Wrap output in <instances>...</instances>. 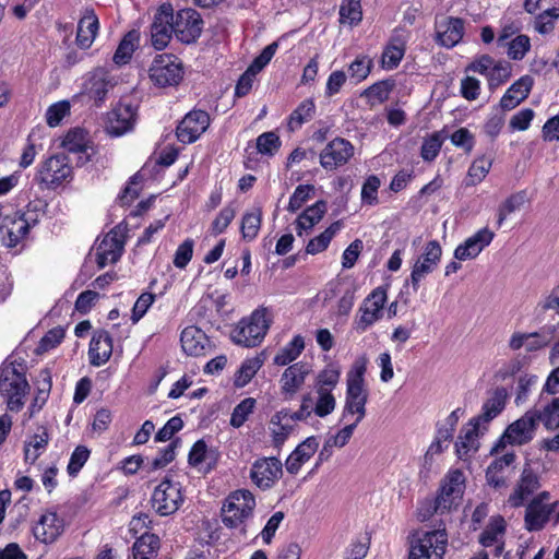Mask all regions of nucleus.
Returning <instances> with one entry per match:
<instances>
[{"label":"nucleus","mask_w":559,"mask_h":559,"mask_svg":"<svg viewBox=\"0 0 559 559\" xmlns=\"http://www.w3.org/2000/svg\"><path fill=\"white\" fill-rule=\"evenodd\" d=\"M464 483L465 477L462 471H450L441 483L438 496L419 509V519L426 521L435 513L443 514L457 508L464 493Z\"/></svg>","instance_id":"1"},{"label":"nucleus","mask_w":559,"mask_h":559,"mask_svg":"<svg viewBox=\"0 0 559 559\" xmlns=\"http://www.w3.org/2000/svg\"><path fill=\"white\" fill-rule=\"evenodd\" d=\"M271 322L267 308L260 307L238 322L230 332V338L237 345L255 347L264 340Z\"/></svg>","instance_id":"2"},{"label":"nucleus","mask_w":559,"mask_h":559,"mask_svg":"<svg viewBox=\"0 0 559 559\" xmlns=\"http://www.w3.org/2000/svg\"><path fill=\"white\" fill-rule=\"evenodd\" d=\"M366 371V359L360 362L356 361L354 371L347 374V390L345 397V406L343 411V419L348 415L357 414L355 421L359 424L366 416V404L368 401V392L365 389L364 373Z\"/></svg>","instance_id":"3"},{"label":"nucleus","mask_w":559,"mask_h":559,"mask_svg":"<svg viewBox=\"0 0 559 559\" xmlns=\"http://www.w3.org/2000/svg\"><path fill=\"white\" fill-rule=\"evenodd\" d=\"M447 547L448 534L443 524L414 537L408 559H443Z\"/></svg>","instance_id":"4"},{"label":"nucleus","mask_w":559,"mask_h":559,"mask_svg":"<svg viewBox=\"0 0 559 559\" xmlns=\"http://www.w3.org/2000/svg\"><path fill=\"white\" fill-rule=\"evenodd\" d=\"M29 390L28 382L23 372L14 366H5L0 370V395L5 399L11 412H19L24 405V396Z\"/></svg>","instance_id":"5"},{"label":"nucleus","mask_w":559,"mask_h":559,"mask_svg":"<svg viewBox=\"0 0 559 559\" xmlns=\"http://www.w3.org/2000/svg\"><path fill=\"white\" fill-rule=\"evenodd\" d=\"M255 508L254 496L246 489L231 492L222 508V521L230 528L239 526L251 516Z\"/></svg>","instance_id":"6"},{"label":"nucleus","mask_w":559,"mask_h":559,"mask_svg":"<svg viewBox=\"0 0 559 559\" xmlns=\"http://www.w3.org/2000/svg\"><path fill=\"white\" fill-rule=\"evenodd\" d=\"M150 80L157 87L177 86L183 79V68L174 55H157L148 70Z\"/></svg>","instance_id":"7"},{"label":"nucleus","mask_w":559,"mask_h":559,"mask_svg":"<svg viewBox=\"0 0 559 559\" xmlns=\"http://www.w3.org/2000/svg\"><path fill=\"white\" fill-rule=\"evenodd\" d=\"M182 487L180 483L163 479L154 489L151 504L153 510L160 516H168L179 510L183 503Z\"/></svg>","instance_id":"8"},{"label":"nucleus","mask_w":559,"mask_h":559,"mask_svg":"<svg viewBox=\"0 0 559 559\" xmlns=\"http://www.w3.org/2000/svg\"><path fill=\"white\" fill-rule=\"evenodd\" d=\"M73 169L64 154L52 155L39 167L36 180L47 189H57L72 179Z\"/></svg>","instance_id":"9"},{"label":"nucleus","mask_w":559,"mask_h":559,"mask_svg":"<svg viewBox=\"0 0 559 559\" xmlns=\"http://www.w3.org/2000/svg\"><path fill=\"white\" fill-rule=\"evenodd\" d=\"M385 301L386 290L383 287H377L373 289L359 307V316H357L354 321L355 330L362 333L380 320L382 318Z\"/></svg>","instance_id":"10"},{"label":"nucleus","mask_w":559,"mask_h":559,"mask_svg":"<svg viewBox=\"0 0 559 559\" xmlns=\"http://www.w3.org/2000/svg\"><path fill=\"white\" fill-rule=\"evenodd\" d=\"M127 226L119 224L115 226L98 243L96 248V263L104 269L109 263H116L123 251L124 234Z\"/></svg>","instance_id":"11"},{"label":"nucleus","mask_w":559,"mask_h":559,"mask_svg":"<svg viewBox=\"0 0 559 559\" xmlns=\"http://www.w3.org/2000/svg\"><path fill=\"white\" fill-rule=\"evenodd\" d=\"M174 34L183 44L194 43L202 33L203 20L193 9H182L174 14Z\"/></svg>","instance_id":"12"},{"label":"nucleus","mask_w":559,"mask_h":559,"mask_svg":"<svg viewBox=\"0 0 559 559\" xmlns=\"http://www.w3.org/2000/svg\"><path fill=\"white\" fill-rule=\"evenodd\" d=\"M282 475V462L275 456L255 460L250 469V479L262 490L272 488Z\"/></svg>","instance_id":"13"},{"label":"nucleus","mask_w":559,"mask_h":559,"mask_svg":"<svg viewBox=\"0 0 559 559\" xmlns=\"http://www.w3.org/2000/svg\"><path fill=\"white\" fill-rule=\"evenodd\" d=\"M174 9L170 3H163L157 9L151 25V40L155 49H164L174 34Z\"/></svg>","instance_id":"14"},{"label":"nucleus","mask_w":559,"mask_h":559,"mask_svg":"<svg viewBox=\"0 0 559 559\" xmlns=\"http://www.w3.org/2000/svg\"><path fill=\"white\" fill-rule=\"evenodd\" d=\"M36 219L27 217L26 213H16L14 216H7L0 225L2 245L7 248H14L23 240Z\"/></svg>","instance_id":"15"},{"label":"nucleus","mask_w":559,"mask_h":559,"mask_svg":"<svg viewBox=\"0 0 559 559\" xmlns=\"http://www.w3.org/2000/svg\"><path fill=\"white\" fill-rule=\"evenodd\" d=\"M353 155V144L343 138H335L321 151L319 160L325 170H335L347 164Z\"/></svg>","instance_id":"16"},{"label":"nucleus","mask_w":559,"mask_h":559,"mask_svg":"<svg viewBox=\"0 0 559 559\" xmlns=\"http://www.w3.org/2000/svg\"><path fill=\"white\" fill-rule=\"evenodd\" d=\"M210 126V115L201 109L188 112L177 127L176 134L181 143L195 142Z\"/></svg>","instance_id":"17"},{"label":"nucleus","mask_w":559,"mask_h":559,"mask_svg":"<svg viewBox=\"0 0 559 559\" xmlns=\"http://www.w3.org/2000/svg\"><path fill=\"white\" fill-rule=\"evenodd\" d=\"M442 254V249L437 240H431L426 245L425 251L411 273V284L414 292L419 289V284L437 266Z\"/></svg>","instance_id":"18"},{"label":"nucleus","mask_w":559,"mask_h":559,"mask_svg":"<svg viewBox=\"0 0 559 559\" xmlns=\"http://www.w3.org/2000/svg\"><path fill=\"white\" fill-rule=\"evenodd\" d=\"M537 425L538 415L535 414L534 409H530L507 427L504 437L508 438L509 444H526L534 438Z\"/></svg>","instance_id":"19"},{"label":"nucleus","mask_w":559,"mask_h":559,"mask_svg":"<svg viewBox=\"0 0 559 559\" xmlns=\"http://www.w3.org/2000/svg\"><path fill=\"white\" fill-rule=\"evenodd\" d=\"M135 120L136 107L121 102L109 114L107 131L110 135L120 136L133 129Z\"/></svg>","instance_id":"20"},{"label":"nucleus","mask_w":559,"mask_h":559,"mask_svg":"<svg viewBox=\"0 0 559 559\" xmlns=\"http://www.w3.org/2000/svg\"><path fill=\"white\" fill-rule=\"evenodd\" d=\"M32 532L38 542L53 543L63 532V520L56 512L46 511L32 527Z\"/></svg>","instance_id":"21"},{"label":"nucleus","mask_w":559,"mask_h":559,"mask_svg":"<svg viewBox=\"0 0 559 559\" xmlns=\"http://www.w3.org/2000/svg\"><path fill=\"white\" fill-rule=\"evenodd\" d=\"M112 87L114 83L108 73L102 68H97L86 75L83 84V93L94 99L96 105H99L104 102L108 91Z\"/></svg>","instance_id":"22"},{"label":"nucleus","mask_w":559,"mask_h":559,"mask_svg":"<svg viewBox=\"0 0 559 559\" xmlns=\"http://www.w3.org/2000/svg\"><path fill=\"white\" fill-rule=\"evenodd\" d=\"M495 237L493 231L487 227L479 229L472 237L467 238L464 243L456 247L454 258L460 261L475 259L478 254L490 245Z\"/></svg>","instance_id":"23"},{"label":"nucleus","mask_w":559,"mask_h":559,"mask_svg":"<svg viewBox=\"0 0 559 559\" xmlns=\"http://www.w3.org/2000/svg\"><path fill=\"white\" fill-rule=\"evenodd\" d=\"M487 430L483 429V424L476 418H472L468 424L462 428L455 442L456 453L460 459L467 456L469 452H476L479 448L478 438Z\"/></svg>","instance_id":"24"},{"label":"nucleus","mask_w":559,"mask_h":559,"mask_svg":"<svg viewBox=\"0 0 559 559\" xmlns=\"http://www.w3.org/2000/svg\"><path fill=\"white\" fill-rule=\"evenodd\" d=\"M539 486L538 476L534 471L531 467H524L513 493L509 496L508 503L513 508L523 506L524 501L533 495Z\"/></svg>","instance_id":"25"},{"label":"nucleus","mask_w":559,"mask_h":559,"mask_svg":"<svg viewBox=\"0 0 559 559\" xmlns=\"http://www.w3.org/2000/svg\"><path fill=\"white\" fill-rule=\"evenodd\" d=\"M112 354V338L105 330L94 333L88 348L90 364L99 367L106 364Z\"/></svg>","instance_id":"26"},{"label":"nucleus","mask_w":559,"mask_h":559,"mask_svg":"<svg viewBox=\"0 0 559 559\" xmlns=\"http://www.w3.org/2000/svg\"><path fill=\"white\" fill-rule=\"evenodd\" d=\"M319 441L317 437L311 436L299 443L296 449L289 454L285 462L286 471L296 475L301 468L302 464L308 462L310 457L317 452Z\"/></svg>","instance_id":"27"},{"label":"nucleus","mask_w":559,"mask_h":559,"mask_svg":"<svg viewBox=\"0 0 559 559\" xmlns=\"http://www.w3.org/2000/svg\"><path fill=\"white\" fill-rule=\"evenodd\" d=\"M464 35V21L460 17H447L437 24V40L447 48L459 44Z\"/></svg>","instance_id":"28"},{"label":"nucleus","mask_w":559,"mask_h":559,"mask_svg":"<svg viewBox=\"0 0 559 559\" xmlns=\"http://www.w3.org/2000/svg\"><path fill=\"white\" fill-rule=\"evenodd\" d=\"M507 396V390L501 386L497 388L491 396L484 402L481 413L475 417L483 424L484 430H488L489 423L504 409Z\"/></svg>","instance_id":"29"},{"label":"nucleus","mask_w":559,"mask_h":559,"mask_svg":"<svg viewBox=\"0 0 559 559\" xmlns=\"http://www.w3.org/2000/svg\"><path fill=\"white\" fill-rule=\"evenodd\" d=\"M533 86V79L530 75H524L515 81L504 93L500 99V106L504 110L515 108L523 102L530 94Z\"/></svg>","instance_id":"30"},{"label":"nucleus","mask_w":559,"mask_h":559,"mask_svg":"<svg viewBox=\"0 0 559 559\" xmlns=\"http://www.w3.org/2000/svg\"><path fill=\"white\" fill-rule=\"evenodd\" d=\"M309 373L307 365L297 362L285 369L281 378L282 392L289 397L295 395L305 383L306 376Z\"/></svg>","instance_id":"31"},{"label":"nucleus","mask_w":559,"mask_h":559,"mask_svg":"<svg viewBox=\"0 0 559 559\" xmlns=\"http://www.w3.org/2000/svg\"><path fill=\"white\" fill-rule=\"evenodd\" d=\"M98 26V17L94 10L86 9L78 24L76 44L81 48H90L97 35Z\"/></svg>","instance_id":"32"},{"label":"nucleus","mask_w":559,"mask_h":559,"mask_svg":"<svg viewBox=\"0 0 559 559\" xmlns=\"http://www.w3.org/2000/svg\"><path fill=\"white\" fill-rule=\"evenodd\" d=\"M218 453L214 450H209L204 440H198L190 449L188 455V463L192 467H199L205 463L204 473H209L216 467Z\"/></svg>","instance_id":"33"},{"label":"nucleus","mask_w":559,"mask_h":559,"mask_svg":"<svg viewBox=\"0 0 559 559\" xmlns=\"http://www.w3.org/2000/svg\"><path fill=\"white\" fill-rule=\"evenodd\" d=\"M206 342L205 333L194 325L185 328L180 335L181 347L189 356L203 355Z\"/></svg>","instance_id":"34"},{"label":"nucleus","mask_w":559,"mask_h":559,"mask_svg":"<svg viewBox=\"0 0 559 559\" xmlns=\"http://www.w3.org/2000/svg\"><path fill=\"white\" fill-rule=\"evenodd\" d=\"M286 408L276 412L270 420L272 443L280 449L294 432L296 425L287 418Z\"/></svg>","instance_id":"35"},{"label":"nucleus","mask_w":559,"mask_h":559,"mask_svg":"<svg viewBox=\"0 0 559 559\" xmlns=\"http://www.w3.org/2000/svg\"><path fill=\"white\" fill-rule=\"evenodd\" d=\"M328 205L323 200L317 201L308 206L296 219V231L298 236H302V231L312 229L324 216Z\"/></svg>","instance_id":"36"},{"label":"nucleus","mask_w":559,"mask_h":559,"mask_svg":"<svg viewBox=\"0 0 559 559\" xmlns=\"http://www.w3.org/2000/svg\"><path fill=\"white\" fill-rule=\"evenodd\" d=\"M62 146L69 153L85 154V157H79L78 164L83 165L90 160V156L87 154L88 145L86 140V132L83 129L75 128L73 130H70L62 141Z\"/></svg>","instance_id":"37"},{"label":"nucleus","mask_w":559,"mask_h":559,"mask_svg":"<svg viewBox=\"0 0 559 559\" xmlns=\"http://www.w3.org/2000/svg\"><path fill=\"white\" fill-rule=\"evenodd\" d=\"M550 510L545 511L542 507L539 499H533L526 508L525 512V527L527 531H539L548 521Z\"/></svg>","instance_id":"38"},{"label":"nucleus","mask_w":559,"mask_h":559,"mask_svg":"<svg viewBox=\"0 0 559 559\" xmlns=\"http://www.w3.org/2000/svg\"><path fill=\"white\" fill-rule=\"evenodd\" d=\"M159 549V538L155 534H144L133 544L134 559H153Z\"/></svg>","instance_id":"39"},{"label":"nucleus","mask_w":559,"mask_h":559,"mask_svg":"<svg viewBox=\"0 0 559 559\" xmlns=\"http://www.w3.org/2000/svg\"><path fill=\"white\" fill-rule=\"evenodd\" d=\"M139 39L140 35L135 29L128 32L115 51L112 57L114 62L119 66L128 63L135 50Z\"/></svg>","instance_id":"40"},{"label":"nucleus","mask_w":559,"mask_h":559,"mask_svg":"<svg viewBox=\"0 0 559 559\" xmlns=\"http://www.w3.org/2000/svg\"><path fill=\"white\" fill-rule=\"evenodd\" d=\"M49 442V435L45 427H40L38 429V432H36L29 442L25 443L24 448V454H25V461L29 463H34L39 455L41 454V451L45 450Z\"/></svg>","instance_id":"41"},{"label":"nucleus","mask_w":559,"mask_h":559,"mask_svg":"<svg viewBox=\"0 0 559 559\" xmlns=\"http://www.w3.org/2000/svg\"><path fill=\"white\" fill-rule=\"evenodd\" d=\"M305 341L301 335H296L285 347H283L274 357V364L286 366L294 361L304 350Z\"/></svg>","instance_id":"42"},{"label":"nucleus","mask_w":559,"mask_h":559,"mask_svg":"<svg viewBox=\"0 0 559 559\" xmlns=\"http://www.w3.org/2000/svg\"><path fill=\"white\" fill-rule=\"evenodd\" d=\"M316 112V105L312 99L302 100L298 107L290 114L288 128L290 131L299 129L305 122L312 119Z\"/></svg>","instance_id":"43"},{"label":"nucleus","mask_w":559,"mask_h":559,"mask_svg":"<svg viewBox=\"0 0 559 559\" xmlns=\"http://www.w3.org/2000/svg\"><path fill=\"white\" fill-rule=\"evenodd\" d=\"M534 411L538 415V423H543L547 430L552 431L559 428V397H554L543 409L534 408Z\"/></svg>","instance_id":"44"},{"label":"nucleus","mask_w":559,"mask_h":559,"mask_svg":"<svg viewBox=\"0 0 559 559\" xmlns=\"http://www.w3.org/2000/svg\"><path fill=\"white\" fill-rule=\"evenodd\" d=\"M262 211L261 209H254L252 212H248L242 216L241 219V235L247 241H252L257 238L261 228Z\"/></svg>","instance_id":"45"},{"label":"nucleus","mask_w":559,"mask_h":559,"mask_svg":"<svg viewBox=\"0 0 559 559\" xmlns=\"http://www.w3.org/2000/svg\"><path fill=\"white\" fill-rule=\"evenodd\" d=\"M491 165L492 159L489 157L480 156L476 158L468 168L465 186L472 187L481 182L489 173Z\"/></svg>","instance_id":"46"},{"label":"nucleus","mask_w":559,"mask_h":559,"mask_svg":"<svg viewBox=\"0 0 559 559\" xmlns=\"http://www.w3.org/2000/svg\"><path fill=\"white\" fill-rule=\"evenodd\" d=\"M340 228H341L340 222H334L333 224H331L323 233H321L319 236L312 238L308 242V245L306 247V252L309 254H317L319 252L324 251L329 247L332 238L340 230Z\"/></svg>","instance_id":"47"},{"label":"nucleus","mask_w":559,"mask_h":559,"mask_svg":"<svg viewBox=\"0 0 559 559\" xmlns=\"http://www.w3.org/2000/svg\"><path fill=\"white\" fill-rule=\"evenodd\" d=\"M555 333V326L545 325L536 332L528 333V340L526 341V352H537L548 346Z\"/></svg>","instance_id":"48"},{"label":"nucleus","mask_w":559,"mask_h":559,"mask_svg":"<svg viewBox=\"0 0 559 559\" xmlns=\"http://www.w3.org/2000/svg\"><path fill=\"white\" fill-rule=\"evenodd\" d=\"M255 400L253 397H246L239 404H237L230 416V426L234 428H240L253 413L255 407Z\"/></svg>","instance_id":"49"},{"label":"nucleus","mask_w":559,"mask_h":559,"mask_svg":"<svg viewBox=\"0 0 559 559\" xmlns=\"http://www.w3.org/2000/svg\"><path fill=\"white\" fill-rule=\"evenodd\" d=\"M263 361L259 357L246 359L238 370L235 379V385L242 388L247 385L261 368Z\"/></svg>","instance_id":"50"},{"label":"nucleus","mask_w":559,"mask_h":559,"mask_svg":"<svg viewBox=\"0 0 559 559\" xmlns=\"http://www.w3.org/2000/svg\"><path fill=\"white\" fill-rule=\"evenodd\" d=\"M558 19L559 8L547 9L535 17L534 29L540 35H548L555 29Z\"/></svg>","instance_id":"51"},{"label":"nucleus","mask_w":559,"mask_h":559,"mask_svg":"<svg viewBox=\"0 0 559 559\" xmlns=\"http://www.w3.org/2000/svg\"><path fill=\"white\" fill-rule=\"evenodd\" d=\"M525 202V192H516L511 194L498 209L497 225L500 227L509 214L520 210Z\"/></svg>","instance_id":"52"},{"label":"nucleus","mask_w":559,"mask_h":559,"mask_svg":"<svg viewBox=\"0 0 559 559\" xmlns=\"http://www.w3.org/2000/svg\"><path fill=\"white\" fill-rule=\"evenodd\" d=\"M511 76V64L508 61L493 62L487 74L490 88H495L507 82Z\"/></svg>","instance_id":"53"},{"label":"nucleus","mask_w":559,"mask_h":559,"mask_svg":"<svg viewBox=\"0 0 559 559\" xmlns=\"http://www.w3.org/2000/svg\"><path fill=\"white\" fill-rule=\"evenodd\" d=\"M506 530V521L502 516L492 518L486 530L481 533L479 542L485 546H491Z\"/></svg>","instance_id":"54"},{"label":"nucleus","mask_w":559,"mask_h":559,"mask_svg":"<svg viewBox=\"0 0 559 559\" xmlns=\"http://www.w3.org/2000/svg\"><path fill=\"white\" fill-rule=\"evenodd\" d=\"M314 194L313 185H299L289 199L287 211L296 213Z\"/></svg>","instance_id":"55"},{"label":"nucleus","mask_w":559,"mask_h":559,"mask_svg":"<svg viewBox=\"0 0 559 559\" xmlns=\"http://www.w3.org/2000/svg\"><path fill=\"white\" fill-rule=\"evenodd\" d=\"M318 401L316 407L312 409L319 417H325L331 414L336 405L335 397L329 389H318Z\"/></svg>","instance_id":"56"},{"label":"nucleus","mask_w":559,"mask_h":559,"mask_svg":"<svg viewBox=\"0 0 559 559\" xmlns=\"http://www.w3.org/2000/svg\"><path fill=\"white\" fill-rule=\"evenodd\" d=\"M442 142V138L438 132L425 139L420 148L421 158L426 162L433 160L441 150Z\"/></svg>","instance_id":"57"},{"label":"nucleus","mask_w":559,"mask_h":559,"mask_svg":"<svg viewBox=\"0 0 559 559\" xmlns=\"http://www.w3.org/2000/svg\"><path fill=\"white\" fill-rule=\"evenodd\" d=\"M380 185H381L380 179L374 175L369 176L365 180L362 188H361L362 203L368 204V205L378 204V202H379L378 190L380 188Z\"/></svg>","instance_id":"58"},{"label":"nucleus","mask_w":559,"mask_h":559,"mask_svg":"<svg viewBox=\"0 0 559 559\" xmlns=\"http://www.w3.org/2000/svg\"><path fill=\"white\" fill-rule=\"evenodd\" d=\"M361 0H345L340 8L341 21H347L349 24H356L361 21Z\"/></svg>","instance_id":"59"},{"label":"nucleus","mask_w":559,"mask_h":559,"mask_svg":"<svg viewBox=\"0 0 559 559\" xmlns=\"http://www.w3.org/2000/svg\"><path fill=\"white\" fill-rule=\"evenodd\" d=\"M281 146V140L274 132H264L257 139V148L259 153L265 155H273L278 151Z\"/></svg>","instance_id":"60"},{"label":"nucleus","mask_w":559,"mask_h":559,"mask_svg":"<svg viewBox=\"0 0 559 559\" xmlns=\"http://www.w3.org/2000/svg\"><path fill=\"white\" fill-rule=\"evenodd\" d=\"M70 114V103L61 100L52 104L46 111V121L49 127H57Z\"/></svg>","instance_id":"61"},{"label":"nucleus","mask_w":559,"mask_h":559,"mask_svg":"<svg viewBox=\"0 0 559 559\" xmlns=\"http://www.w3.org/2000/svg\"><path fill=\"white\" fill-rule=\"evenodd\" d=\"M372 66L371 59L366 56L357 57L349 66L348 72L356 82H361L370 73Z\"/></svg>","instance_id":"62"},{"label":"nucleus","mask_w":559,"mask_h":559,"mask_svg":"<svg viewBox=\"0 0 559 559\" xmlns=\"http://www.w3.org/2000/svg\"><path fill=\"white\" fill-rule=\"evenodd\" d=\"M90 457V450L84 445H78L71 454L68 464V474L75 476Z\"/></svg>","instance_id":"63"},{"label":"nucleus","mask_w":559,"mask_h":559,"mask_svg":"<svg viewBox=\"0 0 559 559\" xmlns=\"http://www.w3.org/2000/svg\"><path fill=\"white\" fill-rule=\"evenodd\" d=\"M64 337V330L61 326L53 328L49 330L40 340L39 345L37 347V353H45L61 343Z\"/></svg>","instance_id":"64"}]
</instances>
